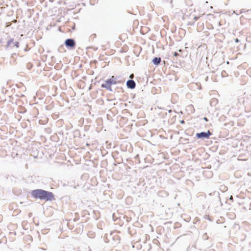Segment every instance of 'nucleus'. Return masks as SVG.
<instances>
[{
    "instance_id": "f257e3e1",
    "label": "nucleus",
    "mask_w": 251,
    "mask_h": 251,
    "mask_svg": "<svg viewBox=\"0 0 251 251\" xmlns=\"http://www.w3.org/2000/svg\"><path fill=\"white\" fill-rule=\"evenodd\" d=\"M30 196L34 199L45 201H51L55 200L54 195L52 192L42 189L32 190L30 192Z\"/></svg>"
},
{
    "instance_id": "f03ea898",
    "label": "nucleus",
    "mask_w": 251,
    "mask_h": 251,
    "mask_svg": "<svg viewBox=\"0 0 251 251\" xmlns=\"http://www.w3.org/2000/svg\"><path fill=\"white\" fill-rule=\"evenodd\" d=\"M64 44L68 50H73L75 48L76 42L74 38H67L65 40Z\"/></svg>"
},
{
    "instance_id": "7ed1b4c3",
    "label": "nucleus",
    "mask_w": 251,
    "mask_h": 251,
    "mask_svg": "<svg viewBox=\"0 0 251 251\" xmlns=\"http://www.w3.org/2000/svg\"><path fill=\"white\" fill-rule=\"evenodd\" d=\"M212 135V132L209 130H207L206 132L202 131L201 132L197 133L196 134V138L198 139L204 140L208 139L210 138V136Z\"/></svg>"
},
{
    "instance_id": "20e7f679",
    "label": "nucleus",
    "mask_w": 251,
    "mask_h": 251,
    "mask_svg": "<svg viewBox=\"0 0 251 251\" xmlns=\"http://www.w3.org/2000/svg\"><path fill=\"white\" fill-rule=\"evenodd\" d=\"M112 82L111 81L110 78H108L105 80L103 83L101 84V87L102 88H105V89L113 92V90L112 88Z\"/></svg>"
},
{
    "instance_id": "39448f33",
    "label": "nucleus",
    "mask_w": 251,
    "mask_h": 251,
    "mask_svg": "<svg viewBox=\"0 0 251 251\" xmlns=\"http://www.w3.org/2000/svg\"><path fill=\"white\" fill-rule=\"evenodd\" d=\"M126 85L127 88L133 89L136 87V83L134 80L130 79L127 80Z\"/></svg>"
},
{
    "instance_id": "423d86ee",
    "label": "nucleus",
    "mask_w": 251,
    "mask_h": 251,
    "mask_svg": "<svg viewBox=\"0 0 251 251\" xmlns=\"http://www.w3.org/2000/svg\"><path fill=\"white\" fill-rule=\"evenodd\" d=\"M161 61V58L158 57H154L152 60V63L155 66H158L160 64Z\"/></svg>"
},
{
    "instance_id": "0eeeda50",
    "label": "nucleus",
    "mask_w": 251,
    "mask_h": 251,
    "mask_svg": "<svg viewBox=\"0 0 251 251\" xmlns=\"http://www.w3.org/2000/svg\"><path fill=\"white\" fill-rule=\"evenodd\" d=\"M110 235L112 236V240L115 242V243H113L114 245H117L120 243V238L119 236H118V235H112V234Z\"/></svg>"
},
{
    "instance_id": "6e6552de",
    "label": "nucleus",
    "mask_w": 251,
    "mask_h": 251,
    "mask_svg": "<svg viewBox=\"0 0 251 251\" xmlns=\"http://www.w3.org/2000/svg\"><path fill=\"white\" fill-rule=\"evenodd\" d=\"M119 78L120 77L115 76L114 75H112L111 77H110L111 81H112V85L117 84V81Z\"/></svg>"
},
{
    "instance_id": "1a4fd4ad",
    "label": "nucleus",
    "mask_w": 251,
    "mask_h": 251,
    "mask_svg": "<svg viewBox=\"0 0 251 251\" xmlns=\"http://www.w3.org/2000/svg\"><path fill=\"white\" fill-rule=\"evenodd\" d=\"M1 236V238L0 239V244H5L7 243V238L4 235L2 234L0 235Z\"/></svg>"
},
{
    "instance_id": "9d476101",
    "label": "nucleus",
    "mask_w": 251,
    "mask_h": 251,
    "mask_svg": "<svg viewBox=\"0 0 251 251\" xmlns=\"http://www.w3.org/2000/svg\"><path fill=\"white\" fill-rule=\"evenodd\" d=\"M14 39L13 38H10L9 40H8L6 43V48H8L10 47L11 43H13Z\"/></svg>"
},
{
    "instance_id": "9b49d317",
    "label": "nucleus",
    "mask_w": 251,
    "mask_h": 251,
    "mask_svg": "<svg viewBox=\"0 0 251 251\" xmlns=\"http://www.w3.org/2000/svg\"><path fill=\"white\" fill-rule=\"evenodd\" d=\"M13 45L14 47H15L16 48H19L20 46V43L18 41L14 42L13 41Z\"/></svg>"
},
{
    "instance_id": "f8f14e48",
    "label": "nucleus",
    "mask_w": 251,
    "mask_h": 251,
    "mask_svg": "<svg viewBox=\"0 0 251 251\" xmlns=\"http://www.w3.org/2000/svg\"><path fill=\"white\" fill-rule=\"evenodd\" d=\"M21 108V110L19 112L20 113L24 114L26 112V109L24 107L22 106Z\"/></svg>"
},
{
    "instance_id": "ddd939ff",
    "label": "nucleus",
    "mask_w": 251,
    "mask_h": 251,
    "mask_svg": "<svg viewBox=\"0 0 251 251\" xmlns=\"http://www.w3.org/2000/svg\"><path fill=\"white\" fill-rule=\"evenodd\" d=\"M250 11H251V9H249V10L246 11L244 9H242L240 10L239 14H242V13H243L248 12H250Z\"/></svg>"
},
{
    "instance_id": "4468645a",
    "label": "nucleus",
    "mask_w": 251,
    "mask_h": 251,
    "mask_svg": "<svg viewBox=\"0 0 251 251\" xmlns=\"http://www.w3.org/2000/svg\"><path fill=\"white\" fill-rule=\"evenodd\" d=\"M205 219H207L210 221H212V219H211V218L209 216V215H206L205 217Z\"/></svg>"
},
{
    "instance_id": "2eb2a0df",
    "label": "nucleus",
    "mask_w": 251,
    "mask_h": 251,
    "mask_svg": "<svg viewBox=\"0 0 251 251\" xmlns=\"http://www.w3.org/2000/svg\"><path fill=\"white\" fill-rule=\"evenodd\" d=\"M124 81H125V80H123V79H118V81H117V84H122V83H124Z\"/></svg>"
},
{
    "instance_id": "dca6fc26",
    "label": "nucleus",
    "mask_w": 251,
    "mask_h": 251,
    "mask_svg": "<svg viewBox=\"0 0 251 251\" xmlns=\"http://www.w3.org/2000/svg\"><path fill=\"white\" fill-rule=\"evenodd\" d=\"M214 195H215L217 197H218V198H219V200H220V194L219 192H214Z\"/></svg>"
},
{
    "instance_id": "f3484780",
    "label": "nucleus",
    "mask_w": 251,
    "mask_h": 251,
    "mask_svg": "<svg viewBox=\"0 0 251 251\" xmlns=\"http://www.w3.org/2000/svg\"><path fill=\"white\" fill-rule=\"evenodd\" d=\"M222 188L223 189V191H226L227 190V188L226 186H222L221 188V189H222Z\"/></svg>"
},
{
    "instance_id": "a211bd4d",
    "label": "nucleus",
    "mask_w": 251,
    "mask_h": 251,
    "mask_svg": "<svg viewBox=\"0 0 251 251\" xmlns=\"http://www.w3.org/2000/svg\"><path fill=\"white\" fill-rule=\"evenodd\" d=\"M202 237H203V238H204L205 239H208V236L207 235V233H205L204 234H203V235L202 236Z\"/></svg>"
},
{
    "instance_id": "6ab92c4d",
    "label": "nucleus",
    "mask_w": 251,
    "mask_h": 251,
    "mask_svg": "<svg viewBox=\"0 0 251 251\" xmlns=\"http://www.w3.org/2000/svg\"><path fill=\"white\" fill-rule=\"evenodd\" d=\"M174 55L175 56H176V57H177V56H179V53H177V52H176H176H174Z\"/></svg>"
},
{
    "instance_id": "aec40b11",
    "label": "nucleus",
    "mask_w": 251,
    "mask_h": 251,
    "mask_svg": "<svg viewBox=\"0 0 251 251\" xmlns=\"http://www.w3.org/2000/svg\"><path fill=\"white\" fill-rule=\"evenodd\" d=\"M199 18V17H198V16H194V20H195L194 22L197 21Z\"/></svg>"
},
{
    "instance_id": "412c9836",
    "label": "nucleus",
    "mask_w": 251,
    "mask_h": 251,
    "mask_svg": "<svg viewBox=\"0 0 251 251\" xmlns=\"http://www.w3.org/2000/svg\"><path fill=\"white\" fill-rule=\"evenodd\" d=\"M235 42L238 43L239 42H240V40L238 38H236L235 39Z\"/></svg>"
},
{
    "instance_id": "4be33fe9",
    "label": "nucleus",
    "mask_w": 251,
    "mask_h": 251,
    "mask_svg": "<svg viewBox=\"0 0 251 251\" xmlns=\"http://www.w3.org/2000/svg\"><path fill=\"white\" fill-rule=\"evenodd\" d=\"M195 22H193V23H191L190 22L189 23L188 25H194Z\"/></svg>"
},
{
    "instance_id": "5701e85b",
    "label": "nucleus",
    "mask_w": 251,
    "mask_h": 251,
    "mask_svg": "<svg viewBox=\"0 0 251 251\" xmlns=\"http://www.w3.org/2000/svg\"><path fill=\"white\" fill-rule=\"evenodd\" d=\"M203 120H204L205 121H206V122H208V119L206 117H204L203 118Z\"/></svg>"
},
{
    "instance_id": "b1692460",
    "label": "nucleus",
    "mask_w": 251,
    "mask_h": 251,
    "mask_svg": "<svg viewBox=\"0 0 251 251\" xmlns=\"http://www.w3.org/2000/svg\"><path fill=\"white\" fill-rule=\"evenodd\" d=\"M91 36H93L94 38H96L97 37V35L95 33L93 34Z\"/></svg>"
},
{
    "instance_id": "393cba45",
    "label": "nucleus",
    "mask_w": 251,
    "mask_h": 251,
    "mask_svg": "<svg viewBox=\"0 0 251 251\" xmlns=\"http://www.w3.org/2000/svg\"><path fill=\"white\" fill-rule=\"evenodd\" d=\"M128 233L130 234V235H132V233L130 232V228L129 227L128 228Z\"/></svg>"
},
{
    "instance_id": "a878e982",
    "label": "nucleus",
    "mask_w": 251,
    "mask_h": 251,
    "mask_svg": "<svg viewBox=\"0 0 251 251\" xmlns=\"http://www.w3.org/2000/svg\"><path fill=\"white\" fill-rule=\"evenodd\" d=\"M172 112H173V110L172 109H170V110H168V112L170 113Z\"/></svg>"
},
{
    "instance_id": "bb28decb",
    "label": "nucleus",
    "mask_w": 251,
    "mask_h": 251,
    "mask_svg": "<svg viewBox=\"0 0 251 251\" xmlns=\"http://www.w3.org/2000/svg\"><path fill=\"white\" fill-rule=\"evenodd\" d=\"M24 50L25 51H27L29 50V49L25 48Z\"/></svg>"
},
{
    "instance_id": "cd10ccee",
    "label": "nucleus",
    "mask_w": 251,
    "mask_h": 251,
    "mask_svg": "<svg viewBox=\"0 0 251 251\" xmlns=\"http://www.w3.org/2000/svg\"><path fill=\"white\" fill-rule=\"evenodd\" d=\"M180 123H181V124H184V120H182V121H181Z\"/></svg>"
},
{
    "instance_id": "c85d7f7f",
    "label": "nucleus",
    "mask_w": 251,
    "mask_h": 251,
    "mask_svg": "<svg viewBox=\"0 0 251 251\" xmlns=\"http://www.w3.org/2000/svg\"><path fill=\"white\" fill-rule=\"evenodd\" d=\"M163 115H165L166 116L167 115V112H165V113H162ZM163 117H164V116H163Z\"/></svg>"
},
{
    "instance_id": "c756f323",
    "label": "nucleus",
    "mask_w": 251,
    "mask_h": 251,
    "mask_svg": "<svg viewBox=\"0 0 251 251\" xmlns=\"http://www.w3.org/2000/svg\"><path fill=\"white\" fill-rule=\"evenodd\" d=\"M119 89H120L122 90V92L124 91L122 87H120V88H119Z\"/></svg>"
},
{
    "instance_id": "7c9ffc66",
    "label": "nucleus",
    "mask_w": 251,
    "mask_h": 251,
    "mask_svg": "<svg viewBox=\"0 0 251 251\" xmlns=\"http://www.w3.org/2000/svg\"><path fill=\"white\" fill-rule=\"evenodd\" d=\"M132 75H133V74H131V75H130L129 77L131 78Z\"/></svg>"
},
{
    "instance_id": "2f4dec72",
    "label": "nucleus",
    "mask_w": 251,
    "mask_h": 251,
    "mask_svg": "<svg viewBox=\"0 0 251 251\" xmlns=\"http://www.w3.org/2000/svg\"><path fill=\"white\" fill-rule=\"evenodd\" d=\"M31 215H32V213H29V216H30Z\"/></svg>"
},
{
    "instance_id": "473e14b6",
    "label": "nucleus",
    "mask_w": 251,
    "mask_h": 251,
    "mask_svg": "<svg viewBox=\"0 0 251 251\" xmlns=\"http://www.w3.org/2000/svg\"><path fill=\"white\" fill-rule=\"evenodd\" d=\"M77 219H74V221H77Z\"/></svg>"
},
{
    "instance_id": "72a5a7b5",
    "label": "nucleus",
    "mask_w": 251,
    "mask_h": 251,
    "mask_svg": "<svg viewBox=\"0 0 251 251\" xmlns=\"http://www.w3.org/2000/svg\"><path fill=\"white\" fill-rule=\"evenodd\" d=\"M75 27H73V30H75Z\"/></svg>"
},
{
    "instance_id": "f704fd0d",
    "label": "nucleus",
    "mask_w": 251,
    "mask_h": 251,
    "mask_svg": "<svg viewBox=\"0 0 251 251\" xmlns=\"http://www.w3.org/2000/svg\"><path fill=\"white\" fill-rule=\"evenodd\" d=\"M75 27H73V30H75Z\"/></svg>"
},
{
    "instance_id": "c9c22d12",
    "label": "nucleus",
    "mask_w": 251,
    "mask_h": 251,
    "mask_svg": "<svg viewBox=\"0 0 251 251\" xmlns=\"http://www.w3.org/2000/svg\"><path fill=\"white\" fill-rule=\"evenodd\" d=\"M195 111V109L193 108V111L192 112H194Z\"/></svg>"
},
{
    "instance_id": "e433bc0d",
    "label": "nucleus",
    "mask_w": 251,
    "mask_h": 251,
    "mask_svg": "<svg viewBox=\"0 0 251 251\" xmlns=\"http://www.w3.org/2000/svg\"><path fill=\"white\" fill-rule=\"evenodd\" d=\"M214 251L212 250V251Z\"/></svg>"
}]
</instances>
